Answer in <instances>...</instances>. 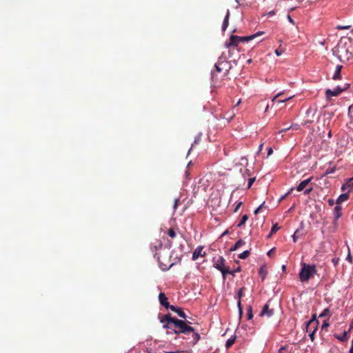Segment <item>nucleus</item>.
Masks as SVG:
<instances>
[{"label":"nucleus","instance_id":"obj_62","mask_svg":"<svg viewBox=\"0 0 353 353\" xmlns=\"http://www.w3.org/2000/svg\"><path fill=\"white\" fill-rule=\"evenodd\" d=\"M262 147H263V144H261L259 146L260 149H261Z\"/></svg>","mask_w":353,"mask_h":353},{"label":"nucleus","instance_id":"obj_33","mask_svg":"<svg viewBox=\"0 0 353 353\" xmlns=\"http://www.w3.org/2000/svg\"><path fill=\"white\" fill-rule=\"evenodd\" d=\"M279 229V227H278V225L276 224V225H274L272 227V229H271V232L269 234V236L270 235H272V234L275 233Z\"/></svg>","mask_w":353,"mask_h":353},{"label":"nucleus","instance_id":"obj_15","mask_svg":"<svg viewBox=\"0 0 353 353\" xmlns=\"http://www.w3.org/2000/svg\"><path fill=\"white\" fill-rule=\"evenodd\" d=\"M263 34H264V32L260 31V32H256V34H252L250 36L240 37L239 40L241 41V42H248V41L256 38L257 37L262 35Z\"/></svg>","mask_w":353,"mask_h":353},{"label":"nucleus","instance_id":"obj_45","mask_svg":"<svg viewBox=\"0 0 353 353\" xmlns=\"http://www.w3.org/2000/svg\"><path fill=\"white\" fill-rule=\"evenodd\" d=\"M307 114H312V115L314 117V111L312 109L310 108V109H308L307 110Z\"/></svg>","mask_w":353,"mask_h":353},{"label":"nucleus","instance_id":"obj_32","mask_svg":"<svg viewBox=\"0 0 353 353\" xmlns=\"http://www.w3.org/2000/svg\"><path fill=\"white\" fill-rule=\"evenodd\" d=\"M330 313V309L328 307L323 310V311L321 312V314L319 315V317H324L329 314Z\"/></svg>","mask_w":353,"mask_h":353},{"label":"nucleus","instance_id":"obj_43","mask_svg":"<svg viewBox=\"0 0 353 353\" xmlns=\"http://www.w3.org/2000/svg\"><path fill=\"white\" fill-rule=\"evenodd\" d=\"M339 261V258H333L332 259V263H334V265L335 266L338 265Z\"/></svg>","mask_w":353,"mask_h":353},{"label":"nucleus","instance_id":"obj_41","mask_svg":"<svg viewBox=\"0 0 353 353\" xmlns=\"http://www.w3.org/2000/svg\"><path fill=\"white\" fill-rule=\"evenodd\" d=\"M327 203L330 206H333L336 203V201L332 199H329Z\"/></svg>","mask_w":353,"mask_h":353},{"label":"nucleus","instance_id":"obj_7","mask_svg":"<svg viewBox=\"0 0 353 353\" xmlns=\"http://www.w3.org/2000/svg\"><path fill=\"white\" fill-rule=\"evenodd\" d=\"M342 208L337 205L334 208V221H333V226L330 228V232H335L336 231L337 227H338V219L341 216L342 213Z\"/></svg>","mask_w":353,"mask_h":353},{"label":"nucleus","instance_id":"obj_60","mask_svg":"<svg viewBox=\"0 0 353 353\" xmlns=\"http://www.w3.org/2000/svg\"><path fill=\"white\" fill-rule=\"evenodd\" d=\"M251 62H252V59H249V60L248 61V63H251Z\"/></svg>","mask_w":353,"mask_h":353},{"label":"nucleus","instance_id":"obj_42","mask_svg":"<svg viewBox=\"0 0 353 353\" xmlns=\"http://www.w3.org/2000/svg\"><path fill=\"white\" fill-rule=\"evenodd\" d=\"M179 205V199H176L174 200V210H176Z\"/></svg>","mask_w":353,"mask_h":353},{"label":"nucleus","instance_id":"obj_10","mask_svg":"<svg viewBox=\"0 0 353 353\" xmlns=\"http://www.w3.org/2000/svg\"><path fill=\"white\" fill-rule=\"evenodd\" d=\"M171 315L170 314H165L162 316L161 317H159L160 322L161 323H163V327L164 329H171L173 330L174 325L172 323V321H169V319H166L167 316Z\"/></svg>","mask_w":353,"mask_h":353},{"label":"nucleus","instance_id":"obj_48","mask_svg":"<svg viewBox=\"0 0 353 353\" xmlns=\"http://www.w3.org/2000/svg\"><path fill=\"white\" fill-rule=\"evenodd\" d=\"M348 112H349V114H352V113H353V104H352V105H351L349 107Z\"/></svg>","mask_w":353,"mask_h":353},{"label":"nucleus","instance_id":"obj_2","mask_svg":"<svg viewBox=\"0 0 353 353\" xmlns=\"http://www.w3.org/2000/svg\"><path fill=\"white\" fill-rule=\"evenodd\" d=\"M154 257L157 259L159 268L163 271L169 270L174 265L173 263L170 262V256L169 255L168 250H164L163 253H155Z\"/></svg>","mask_w":353,"mask_h":353},{"label":"nucleus","instance_id":"obj_6","mask_svg":"<svg viewBox=\"0 0 353 353\" xmlns=\"http://www.w3.org/2000/svg\"><path fill=\"white\" fill-rule=\"evenodd\" d=\"M349 87V84H345L343 88L341 86H336L334 90L327 89L325 90V97L327 100H330L332 97H337L343 91L347 90Z\"/></svg>","mask_w":353,"mask_h":353},{"label":"nucleus","instance_id":"obj_31","mask_svg":"<svg viewBox=\"0 0 353 353\" xmlns=\"http://www.w3.org/2000/svg\"><path fill=\"white\" fill-rule=\"evenodd\" d=\"M168 234L170 237H171L172 239H174L176 237V232L174 231V230L173 228H170L168 231Z\"/></svg>","mask_w":353,"mask_h":353},{"label":"nucleus","instance_id":"obj_51","mask_svg":"<svg viewBox=\"0 0 353 353\" xmlns=\"http://www.w3.org/2000/svg\"><path fill=\"white\" fill-rule=\"evenodd\" d=\"M272 152H273L272 149L271 148H270L268 150V156L271 155L272 154Z\"/></svg>","mask_w":353,"mask_h":353},{"label":"nucleus","instance_id":"obj_4","mask_svg":"<svg viewBox=\"0 0 353 353\" xmlns=\"http://www.w3.org/2000/svg\"><path fill=\"white\" fill-rule=\"evenodd\" d=\"M229 63L225 61H219L216 64H215V70L212 71V80L213 82H215L216 80V72H221L224 71L223 76H226L229 72L230 65Z\"/></svg>","mask_w":353,"mask_h":353},{"label":"nucleus","instance_id":"obj_14","mask_svg":"<svg viewBox=\"0 0 353 353\" xmlns=\"http://www.w3.org/2000/svg\"><path fill=\"white\" fill-rule=\"evenodd\" d=\"M244 290H245V288L243 287V288H240L237 292V299H238L237 305H238L240 316H241L242 313H243L241 299L242 296H243Z\"/></svg>","mask_w":353,"mask_h":353},{"label":"nucleus","instance_id":"obj_29","mask_svg":"<svg viewBox=\"0 0 353 353\" xmlns=\"http://www.w3.org/2000/svg\"><path fill=\"white\" fill-rule=\"evenodd\" d=\"M250 254V252L249 250H245L243 252H242L241 254H240L239 257L241 259H245L249 256Z\"/></svg>","mask_w":353,"mask_h":353},{"label":"nucleus","instance_id":"obj_57","mask_svg":"<svg viewBox=\"0 0 353 353\" xmlns=\"http://www.w3.org/2000/svg\"><path fill=\"white\" fill-rule=\"evenodd\" d=\"M241 270H240V268H239L238 269H236V270L233 271L234 272V274L236 272H239Z\"/></svg>","mask_w":353,"mask_h":353},{"label":"nucleus","instance_id":"obj_28","mask_svg":"<svg viewBox=\"0 0 353 353\" xmlns=\"http://www.w3.org/2000/svg\"><path fill=\"white\" fill-rule=\"evenodd\" d=\"M248 220V216L247 214L243 215L241 221L237 224V227L241 228L243 225H244L245 224V223Z\"/></svg>","mask_w":353,"mask_h":353},{"label":"nucleus","instance_id":"obj_61","mask_svg":"<svg viewBox=\"0 0 353 353\" xmlns=\"http://www.w3.org/2000/svg\"><path fill=\"white\" fill-rule=\"evenodd\" d=\"M328 136L330 137L332 136L331 132H329Z\"/></svg>","mask_w":353,"mask_h":353},{"label":"nucleus","instance_id":"obj_37","mask_svg":"<svg viewBox=\"0 0 353 353\" xmlns=\"http://www.w3.org/2000/svg\"><path fill=\"white\" fill-rule=\"evenodd\" d=\"M315 332H316V331H314V330H312L311 332H308L309 336L312 341L314 340Z\"/></svg>","mask_w":353,"mask_h":353},{"label":"nucleus","instance_id":"obj_34","mask_svg":"<svg viewBox=\"0 0 353 353\" xmlns=\"http://www.w3.org/2000/svg\"><path fill=\"white\" fill-rule=\"evenodd\" d=\"M247 315H248V319L250 320V319H252L253 314H252V310L251 307H248Z\"/></svg>","mask_w":353,"mask_h":353},{"label":"nucleus","instance_id":"obj_39","mask_svg":"<svg viewBox=\"0 0 353 353\" xmlns=\"http://www.w3.org/2000/svg\"><path fill=\"white\" fill-rule=\"evenodd\" d=\"M264 202L259 207L257 208L255 210H254V214H257L262 209V208L263 207V205H264Z\"/></svg>","mask_w":353,"mask_h":353},{"label":"nucleus","instance_id":"obj_47","mask_svg":"<svg viewBox=\"0 0 353 353\" xmlns=\"http://www.w3.org/2000/svg\"><path fill=\"white\" fill-rule=\"evenodd\" d=\"M329 326V323L326 321H324L322 324V329H324L325 327H327Z\"/></svg>","mask_w":353,"mask_h":353},{"label":"nucleus","instance_id":"obj_24","mask_svg":"<svg viewBox=\"0 0 353 353\" xmlns=\"http://www.w3.org/2000/svg\"><path fill=\"white\" fill-rule=\"evenodd\" d=\"M245 244V241H243L242 239H240L238 241L236 242V243L234 245V246H232L231 248H230V251L232 252V251H235L238 248H239L240 247H241L242 245H243Z\"/></svg>","mask_w":353,"mask_h":353},{"label":"nucleus","instance_id":"obj_13","mask_svg":"<svg viewBox=\"0 0 353 353\" xmlns=\"http://www.w3.org/2000/svg\"><path fill=\"white\" fill-rule=\"evenodd\" d=\"M203 247L199 246L197 247L192 254V260L196 261L198 259L199 256H204L205 255V252H203Z\"/></svg>","mask_w":353,"mask_h":353},{"label":"nucleus","instance_id":"obj_17","mask_svg":"<svg viewBox=\"0 0 353 353\" xmlns=\"http://www.w3.org/2000/svg\"><path fill=\"white\" fill-rule=\"evenodd\" d=\"M170 310L172 311L176 312L179 315V317L184 319H186V315L181 307L172 305V307H170Z\"/></svg>","mask_w":353,"mask_h":353},{"label":"nucleus","instance_id":"obj_8","mask_svg":"<svg viewBox=\"0 0 353 353\" xmlns=\"http://www.w3.org/2000/svg\"><path fill=\"white\" fill-rule=\"evenodd\" d=\"M319 322L316 319V316L314 315L312 319L307 322L306 331L311 332L312 330L316 331L318 328Z\"/></svg>","mask_w":353,"mask_h":353},{"label":"nucleus","instance_id":"obj_64","mask_svg":"<svg viewBox=\"0 0 353 353\" xmlns=\"http://www.w3.org/2000/svg\"><path fill=\"white\" fill-rule=\"evenodd\" d=\"M167 353H174V352H167Z\"/></svg>","mask_w":353,"mask_h":353},{"label":"nucleus","instance_id":"obj_9","mask_svg":"<svg viewBox=\"0 0 353 353\" xmlns=\"http://www.w3.org/2000/svg\"><path fill=\"white\" fill-rule=\"evenodd\" d=\"M240 37L236 35H231L229 41L225 43L226 48L236 47L241 41L239 40Z\"/></svg>","mask_w":353,"mask_h":353},{"label":"nucleus","instance_id":"obj_54","mask_svg":"<svg viewBox=\"0 0 353 353\" xmlns=\"http://www.w3.org/2000/svg\"><path fill=\"white\" fill-rule=\"evenodd\" d=\"M352 329H353V319H352V321H351V323L350 324V330H351Z\"/></svg>","mask_w":353,"mask_h":353},{"label":"nucleus","instance_id":"obj_55","mask_svg":"<svg viewBox=\"0 0 353 353\" xmlns=\"http://www.w3.org/2000/svg\"><path fill=\"white\" fill-rule=\"evenodd\" d=\"M293 190V188H291L290 190L284 196L282 199H284L286 196H288L292 191Z\"/></svg>","mask_w":353,"mask_h":353},{"label":"nucleus","instance_id":"obj_20","mask_svg":"<svg viewBox=\"0 0 353 353\" xmlns=\"http://www.w3.org/2000/svg\"><path fill=\"white\" fill-rule=\"evenodd\" d=\"M312 177H310L303 181H301L299 185L297 186L296 190L299 192L303 191L305 187L309 184V183L312 181Z\"/></svg>","mask_w":353,"mask_h":353},{"label":"nucleus","instance_id":"obj_58","mask_svg":"<svg viewBox=\"0 0 353 353\" xmlns=\"http://www.w3.org/2000/svg\"><path fill=\"white\" fill-rule=\"evenodd\" d=\"M288 18H289V19H290V21L292 23V22H293V20L292 19V18H291L290 16H288Z\"/></svg>","mask_w":353,"mask_h":353},{"label":"nucleus","instance_id":"obj_23","mask_svg":"<svg viewBox=\"0 0 353 353\" xmlns=\"http://www.w3.org/2000/svg\"><path fill=\"white\" fill-rule=\"evenodd\" d=\"M348 198H349V194L347 192L341 194L337 199L336 203L339 205V204L341 203L342 202L347 201L348 199Z\"/></svg>","mask_w":353,"mask_h":353},{"label":"nucleus","instance_id":"obj_1","mask_svg":"<svg viewBox=\"0 0 353 353\" xmlns=\"http://www.w3.org/2000/svg\"><path fill=\"white\" fill-rule=\"evenodd\" d=\"M166 319H169V321H172L174 325L173 332L176 334H188L194 332V328L188 325V323H191L188 321L180 320L176 318L172 317L171 315L167 316Z\"/></svg>","mask_w":353,"mask_h":353},{"label":"nucleus","instance_id":"obj_19","mask_svg":"<svg viewBox=\"0 0 353 353\" xmlns=\"http://www.w3.org/2000/svg\"><path fill=\"white\" fill-rule=\"evenodd\" d=\"M342 68H343V65H336L334 74V75L332 77L333 80L336 81V80L341 79V69Z\"/></svg>","mask_w":353,"mask_h":353},{"label":"nucleus","instance_id":"obj_59","mask_svg":"<svg viewBox=\"0 0 353 353\" xmlns=\"http://www.w3.org/2000/svg\"><path fill=\"white\" fill-rule=\"evenodd\" d=\"M282 269H283V270H285V265H283L282 266Z\"/></svg>","mask_w":353,"mask_h":353},{"label":"nucleus","instance_id":"obj_56","mask_svg":"<svg viewBox=\"0 0 353 353\" xmlns=\"http://www.w3.org/2000/svg\"><path fill=\"white\" fill-rule=\"evenodd\" d=\"M283 350H284V347H281V348L279 349V353H282V351H283Z\"/></svg>","mask_w":353,"mask_h":353},{"label":"nucleus","instance_id":"obj_44","mask_svg":"<svg viewBox=\"0 0 353 353\" xmlns=\"http://www.w3.org/2000/svg\"><path fill=\"white\" fill-rule=\"evenodd\" d=\"M346 260H347L350 263H352V256H351L350 251H349V253H348L347 256L346 258Z\"/></svg>","mask_w":353,"mask_h":353},{"label":"nucleus","instance_id":"obj_3","mask_svg":"<svg viewBox=\"0 0 353 353\" xmlns=\"http://www.w3.org/2000/svg\"><path fill=\"white\" fill-rule=\"evenodd\" d=\"M316 272L317 270L315 265H307L303 263L299 272V279L302 282L307 281Z\"/></svg>","mask_w":353,"mask_h":353},{"label":"nucleus","instance_id":"obj_25","mask_svg":"<svg viewBox=\"0 0 353 353\" xmlns=\"http://www.w3.org/2000/svg\"><path fill=\"white\" fill-rule=\"evenodd\" d=\"M163 246V243L160 240H156L154 242L152 243V248L155 250H158L161 249Z\"/></svg>","mask_w":353,"mask_h":353},{"label":"nucleus","instance_id":"obj_52","mask_svg":"<svg viewBox=\"0 0 353 353\" xmlns=\"http://www.w3.org/2000/svg\"><path fill=\"white\" fill-rule=\"evenodd\" d=\"M312 188H310V189L306 190L304 193L305 194H309L312 191Z\"/></svg>","mask_w":353,"mask_h":353},{"label":"nucleus","instance_id":"obj_50","mask_svg":"<svg viewBox=\"0 0 353 353\" xmlns=\"http://www.w3.org/2000/svg\"><path fill=\"white\" fill-rule=\"evenodd\" d=\"M350 28V26H339L338 27V29H340V30H345V29H348Z\"/></svg>","mask_w":353,"mask_h":353},{"label":"nucleus","instance_id":"obj_30","mask_svg":"<svg viewBox=\"0 0 353 353\" xmlns=\"http://www.w3.org/2000/svg\"><path fill=\"white\" fill-rule=\"evenodd\" d=\"M192 338L194 341V344H196L200 339V335L197 332H194V331L192 332Z\"/></svg>","mask_w":353,"mask_h":353},{"label":"nucleus","instance_id":"obj_35","mask_svg":"<svg viewBox=\"0 0 353 353\" xmlns=\"http://www.w3.org/2000/svg\"><path fill=\"white\" fill-rule=\"evenodd\" d=\"M299 230H296L295 231L294 235L292 236L293 241L296 242L297 241V239L299 238Z\"/></svg>","mask_w":353,"mask_h":353},{"label":"nucleus","instance_id":"obj_27","mask_svg":"<svg viewBox=\"0 0 353 353\" xmlns=\"http://www.w3.org/2000/svg\"><path fill=\"white\" fill-rule=\"evenodd\" d=\"M235 340H236V336H234L231 337L230 339H229L226 341V343H225L226 349H229L230 347H231L232 346V345L234 343Z\"/></svg>","mask_w":353,"mask_h":353},{"label":"nucleus","instance_id":"obj_63","mask_svg":"<svg viewBox=\"0 0 353 353\" xmlns=\"http://www.w3.org/2000/svg\"><path fill=\"white\" fill-rule=\"evenodd\" d=\"M227 232H227V231H225V232L223 233V234H227Z\"/></svg>","mask_w":353,"mask_h":353},{"label":"nucleus","instance_id":"obj_40","mask_svg":"<svg viewBox=\"0 0 353 353\" xmlns=\"http://www.w3.org/2000/svg\"><path fill=\"white\" fill-rule=\"evenodd\" d=\"M255 181V178H250L248 181V188H250Z\"/></svg>","mask_w":353,"mask_h":353},{"label":"nucleus","instance_id":"obj_5","mask_svg":"<svg viewBox=\"0 0 353 353\" xmlns=\"http://www.w3.org/2000/svg\"><path fill=\"white\" fill-rule=\"evenodd\" d=\"M225 260L223 256H219L214 263V267L221 272L224 279L227 274L234 275V272L231 271L230 268L225 265Z\"/></svg>","mask_w":353,"mask_h":353},{"label":"nucleus","instance_id":"obj_46","mask_svg":"<svg viewBox=\"0 0 353 353\" xmlns=\"http://www.w3.org/2000/svg\"><path fill=\"white\" fill-rule=\"evenodd\" d=\"M291 128V126H285V128L279 131V133H281V132H285L286 130H289L290 128Z\"/></svg>","mask_w":353,"mask_h":353},{"label":"nucleus","instance_id":"obj_49","mask_svg":"<svg viewBox=\"0 0 353 353\" xmlns=\"http://www.w3.org/2000/svg\"><path fill=\"white\" fill-rule=\"evenodd\" d=\"M275 252V248H272L268 252V256H271L272 254V253H274Z\"/></svg>","mask_w":353,"mask_h":353},{"label":"nucleus","instance_id":"obj_36","mask_svg":"<svg viewBox=\"0 0 353 353\" xmlns=\"http://www.w3.org/2000/svg\"><path fill=\"white\" fill-rule=\"evenodd\" d=\"M242 204H243V202H242V201H238V202H236V206H235V208H234V212H236L239 210V209L240 208V207L242 205Z\"/></svg>","mask_w":353,"mask_h":353},{"label":"nucleus","instance_id":"obj_11","mask_svg":"<svg viewBox=\"0 0 353 353\" xmlns=\"http://www.w3.org/2000/svg\"><path fill=\"white\" fill-rule=\"evenodd\" d=\"M159 301L160 304L165 307L166 309H170V307L172 306V305H170V303L168 301V298L165 296V293L161 292L159 294Z\"/></svg>","mask_w":353,"mask_h":353},{"label":"nucleus","instance_id":"obj_26","mask_svg":"<svg viewBox=\"0 0 353 353\" xmlns=\"http://www.w3.org/2000/svg\"><path fill=\"white\" fill-rule=\"evenodd\" d=\"M259 274L260 276L261 277L262 280H264L266 275H267V271L265 266H261L259 270Z\"/></svg>","mask_w":353,"mask_h":353},{"label":"nucleus","instance_id":"obj_22","mask_svg":"<svg viewBox=\"0 0 353 353\" xmlns=\"http://www.w3.org/2000/svg\"><path fill=\"white\" fill-rule=\"evenodd\" d=\"M230 15V10H228L227 13L225 17V19H224V21H223V25H222L223 31H225L229 25Z\"/></svg>","mask_w":353,"mask_h":353},{"label":"nucleus","instance_id":"obj_38","mask_svg":"<svg viewBox=\"0 0 353 353\" xmlns=\"http://www.w3.org/2000/svg\"><path fill=\"white\" fill-rule=\"evenodd\" d=\"M284 52V50L283 49H276L275 50V54L277 55V56H280Z\"/></svg>","mask_w":353,"mask_h":353},{"label":"nucleus","instance_id":"obj_18","mask_svg":"<svg viewBox=\"0 0 353 353\" xmlns=\"http://www.w3.org/2000/svg\"><path fill=\"white\" fill-rule=\"evenodd\" d=\"M283 94V92H279L272 99V101L273 102H276L278 103H284L285 101H288L290 99H291L292 98L294 97V95H291L285 99L284 98H282V99H277L279 97H281L282 95Z\"/></svg>","mask_w":353,"mask_h":353},{"label":"nucleus","instance_id":"obj_53","mask_svg":"<svg viewBox=\"0 0 353 353\" xmlns=\"http://www.w3.org/2000/svg\"><path fill=\"white\" fill-rule=\"evenodd\" d=\"M350 353H353V339H352V345H351V347H350Z\"/></svg>","mask_w":353,"mask_h":353},{"label":"nucleus","instance_id":"obj_16","mask_svg":"<svg viewBox=\"0 0 353 353\" xmlns=\"http://www.w3.org/2000/svg\"><path fill=\"white\" fill-rule=\"evenodd\" d=\"M273 314H274V310L273 309H269V304L266 303L263 306V310L261 312L260 315L261 316L267 315L268 316H271L273 315Z\"/></svg>","mask_w":353,"mask_h":353},{"label":"nucleus","instance_id":"obj_12","mask_svg":"<svg viewBox=\"0 0 353 353\" xmlns=\"http://www.w3.org/2000/svg\"><path fill=\"white\" fill-rule=\"evenodd\" d=\"M353 190V177L348 179L347 181L342 185L341 190L343 192H350Z\"/></svg>","mask_w":353,"mask_h":353},{"label":"nucleus","instance_id":"obj_21","mask_svg":"<svg viewBox=\"0 0 353 353\" xmlns=\"http://www.w3.org/2000/svg\"><path fill=\"white\" fill-rule=\"evenodd\" d=\"M350 332V330L348 331H345L342 335H341V336L336 335L335 337L341 341H343V342L346 341L350 337V334H349Z\"/></svg>","mask_w":353,"mask_h":353}]
</instances>
